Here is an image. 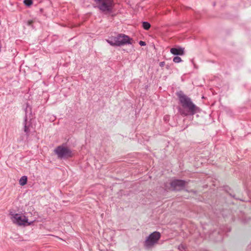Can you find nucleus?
<instances>
[{
  "mask_svg": "<svg viewBox=\"0 0 251 251\" xmlns=\"http://www.w3.org/2000/svg\"><path fill=\"white\" fill-rule=\"evenodd\" d=\"M181 106L178 108L179 113L182 116H193L199 112V108L192 101V100L182 91L177 93Z\"/></svg>",
  "mask_w": 251,
  "mask_h": 251,
  "instance_id": "1",
  "label": "nucleus"
},
{
  "mask_svg": "<svg viewBox=\"0 0 251 251\" xmlns=\"http://www.w3.org/2000/svg\"><path fill=\"white\" fill-rule=\"evenodd\" d=\"M97 7L103 14L107 15L113 12L114 2L113 0H94Z\"/></svg>",
  "mask_w": 251,
  "mask_h": 251,
  "instance_id": "2",
  "label": "nucleus"
},
{
  "mask_svg": "<svg viewBox=\"0 0 251 251\" xmlns=\"http://www.w3.org/2000/svg\"><path fill=\"white\" fill-rule=\"evenodd\" d=\"M54 152L60 159H67L74 155V153L71 149L63 145L57 147L54 150Z\"/></svg>",
  "mask_w": 251,
  "mask_h": 251,
  "instance_id": "3",
  "label": "nucleus"
},
{
  "mask_svg": "<svg viewBox=\"0 0 251 251\" xmlns=\"http://www.w3.org/2000/svg\"><path fill=\"white\" fill-rule=\"evenodd\" d=\"M12 222L19 226L30 225L32 222H28L27 217L18 213H10Z\"/></svg>",
  "mask_w": 251,
  "mask_h": 251,
  "instance_id": "4",
  "label": "nucleus"
},
{
  "mask_svg": "<svg viewBox=\"0 0 251 251\" xmlns=\"http://www.w3.org/2000/svg\"><path fill=\"white\" fill-rule=\"evenodd\" d=\"M160 236V233L157 231H154L151 233L145 240L144 246L148 249L151 248L157 243Z\"/></svg>",
  "mask_w": 251,
  "mask_h": 251,
  "instance_id": "5",
  "label": "nucleus"
},
{
  "mask_svg": "<svg viewBox=\"0 0 251 251\" xmlns=\"http://www.w3.org/2000/svg\"><path fill=\"white\" fill-rule=\"evenodd\" d=\"M187 183L185 180L175 179L171 182V186L174 190L180 191L184 188Z\"/></svg>",
  "mask_w": 251,
  "mask_h": 251,
  "instance_id": "6",
  "label": "nucleus"
},
{
  "mask_svg": "<svg viewBox=\"0 0 251 251\" xmlns=\"http://www.w3.org/2000/svg\"><path fill=\"white\" fill-rule=\"evenodd\" d=\"M118 47L124 46L127 44H131L132 39L130 38L128 36L124 34H119L118 35Z\"/></svg>",
  "mask_w": 251,
  "mask_h": 251,
  "instance_id": "7",
  "label": "nucleus"
},
{
  "mask_svg": "<svg viewBox=\"0 0 251 251\" xmlns=\"http://www.w3.org/2000/svg\"><path fill=\"white\" fill-rule=\"evenodd\" d=\"M29 112H31V107L29 106L28 104H26V107L25 109V121H24V131L26 133L27 135H29L30 129H29V126L30 124H28L27 121V113Z\"/></svg>",
  "mask_w": 251,
  "mask_h": 251,
  "instance_id": "8",
  "label": "nucleus"
},
{
  "mask_svg": "<svg viewBox=\"0 0 251 251\" xmlns=\"http://www.w3.org/2000/svg\"><path fill=\"white\" fill-rule=\"evenodd\" d=\"M170 52L174 55H182L184 54V48H173L170 50Z\"/></svg>",
  "mask_w": 251,
  "mask_h": 251,
  "instance_id": "9",
  "label": "nucleus"
},
{
  "mask_svg": "<svg viewBox=\"0 0 251 251\" xmlns=\"http://www.w3.org/2000/svg\"><path fill=\"white\" fill-rule=\"evenodd\" d=\"M118 35L117 36H112L109 39L106 40L107 43L112 46H118Z\"/></svg>",
  "mask_w": 251,
  "mask_h": 251,
  "instance_id": "10",
  "label": "nucleus"
},
{
  "mask_svg": "<svg viewBox=\"0 0 251 251\" xmlns=\"http://www.w3.org/2000/svg\"><path fill=\"white\" fill-rule=\"evenodd\" d=\"M27 180V176H23L21 177V178L19 180V184L22 186H24L26 184Z\"/></svg>",
  "mask_w": 251,
  "mask_h": 251,
  "instance_id": "11",
  "label": "nucleus"
},
{
  "mask_svg": "<svg viewBox=\"0 0 251 251\" xmlns=\"http://www.w3.org/2000/svg\"><path fill=\"white\" fill-rule=\"evenodd\" d=\"M142 25L143 27L145 30H148L151 27V24L148 22H143Z\"/></svg>",
  "mask_w": 251,
  "mask_h": 251,
  "instance_id": "12",
  "label": "nucleus"
},
{
  "mask_svg": "<svg viewBox=\"0 0 251 251\" xmlns=\"http://www.w3.org/2000/svg\"><path fill=\"white\" fill-rule=\"evenodd\" d=\"M24 3L27 6H30L33 4L32 0H24Z\"/></svg>",
  "mask_w": 251,
  "mask_h": 251,
  "instance_id": "13",
  "label": "nucleus"
},
{
  "mask_svg": "<svg viewBox=\"0 0 251 251\" xmlns=\"http://www.w3.org/2000/svg\"><path fill=\"white\" fill-rule=\"evenodd\" d=\"M173 61L175 63H179L182 61V59L180 57L178 56H176L173 59Z\"/></svg>",
  "mask_w": 251,
  "mask_h": 251,
  "instance_id": "14",
  "label": "nucleus"
},
{
  "mask_svg": "<svg viewBox=\"0 0 251 251\" xmlns=\"http://www.w3.org/2000/svg\"><path fill=\"white\" fill-rule=\"evenodd\" d=\"M178 249L180 251H184L185 250V248L183 245L181 244L178 246Z\"/></svg>",
  "mask_w": 251,
  "mask_h": 251,
  "instance_id": "15",
  "label": "nucleus"
},
{
  "mask_svg": "<svg viewBox=\"0 0 251 251\" xmlns=\"http://www.w3.org/2000/svg\"><path fill=\"white\" fill-rule=\"evenodd\" d=\"M139 44L141 46H145L146 45L145 42H144V41H140L139 42Z\"/></svg>",
  "mask_w": 251,
  "mask_h": 251,
  "instance_id": "16",
  "label": "nucleus"
},
{
  "mask_svg": "<svg viewBox=\"0 0 251 251\" xmlns=\"http://www.w3.org/2000/svg\"><path fill=\"white\" fill-rule=\"evenodd\" d=\"M32 23H33V21H32V20H29V21H27V25L29 26H31Z\"/></svg>",
  "mask_w": 251,
  "mask_h": 251,
  "instance_id": "17",
  "label": "nucleus"
},
{
  "mask_svg": "<svg viewBox=\"0 0 251 251\" xmlns=\"http://www.w3.org/2000/svg\"><path fill=\"white\" fill-rule=\"evenodd\" d=\"M165 65V62H160L159 63V66L161 67H164V66Z\"/></svg>",
  "mask_w": 251,
  "mask_h": 251,
  "instance_id": "18",
  "label": "nucleus"
}]
</instances>
